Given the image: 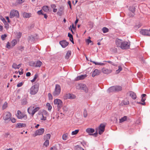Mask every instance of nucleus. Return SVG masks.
<instances>
[{"label":"nucleus","mask_w":150,"mask_h":150,"mask_svg":"<svg viewBox=\"0 0 150 150\" xmlns=\"http://www.w3.org/2000/svg\"><path fill=\"white\" fill-rule=\"evenodd\" d=\"M115 43L117 47H120L122 49H128L130 47V42H122L121 40L119 39L116 40Z\"/></svg>","instance_id":"f257e3e1"},{"label":"nucleus","mask_w":150,"mask_h":150,"mask_svg":"<svg viewBox=\"0 0 150 150\" xmlns=\"http://www.w3.org/2000/svg\"><path fill=\"white\" fill-rule=\"evenodd\" d=\"M38 85L37 84L34 85L32 86L30 89V93L31 95H34L38 92Z\"/></svg>","instance_id":"f03ea898"},{"label":"nucleus","mask_w":150,"mask_h":150,"mask_svg":"<svg viewBox=\"0 0 150 150\" xmlns=\"http://www.w3.org/2000/svg\"><path fill=\"white\" fill-rule=\"evenodd\" d=\"M16 116L19 119H23L26 120L27 119V115L24 113H22L20 110H18L16 114Z\"/></svg>","instance_id":"7ed1b4c3"},{"label":"nucleus","mask_w":150,"mask_h":150,"mask_svg":"<svg viewBox=\"0 0 150 150\" xmlns=\"http://www.w3.org/2000/svg\"><path fill=\"white\" fill-rule=\"evenodd\" d=\"M12 115L11 113L9 112H6L3 115V119L6 122L10 120Z\"/></svg>","instance_id":"20e7f679"},{"label":"nucleus","mask_w":150,"mask_h":150,"mask_svg":"<svg viewBox=\"0 0 150 150\" xmlns=\"http://www.w3.org/2000/svg\"><path fill=\"white\" fill-rule=\"evenodd\" d=\"M61 87L59 85L57 84L55 85V87L54 91L53 93L54 96H58L61 92Z\"/></svg>","instance_id":"39448f33"},{"label":"nucleus","mask_w":150,"mask_h":150,"mask_svg":"<svg viewBox=\"0 0 150 150\" xmlns=\"http://www.w3.org/2000/svg\"><path fill=\"white\" fill-rule=\"evenodd\" d=\"M108 90L110 92L119 91L122 90V87L120 86H116L110 87Z\"/></svg>","instance_id":"423d86ee"},{"label":"nucleus","mask_w":150,"mask_h":150,"mask_svg":"<svg viewBox=\"0 0 150 150\" xmlns=\"http://www.w3.org/2000/svg\"><path fill=\"white\" fill-rule=\"evenodd\" d=\"M54 104L57 105L58 110L59 111L62 105V101L59 99H56L54 100Z\"/></svg>","instance_id":"0eeeda50"},{"label":"nucleus","mask_w":150,"mask_h":150,"mask_svg":"<svg viewBox=\"0 0 150 150\" xmlns=\"http://www.w3.org/2000/svg\"><path fill=\"white\" fill-rule=\"evenodd\" d=\"M14 17L17 18L19 17V13L18 11L16 10H12L11 11L10 14V17L12 18Z\"/></svg>","instance_id":"6e6552de"},{"label":"nucleus","mask_w":150,"mask_h":150,"mask_svg":"<svg viewBox=\"0 0 150 150\" xmlns=\"http://www.w3.org/2000/svg\"><path fill=\"white\" fill-rule=\"evenodd\" d=\"M78 88L83 90L85 92L88 91V88L86 85L83 84H80L78 85Z\"/></svg>","instance_id":"1a4fd4ad"},{"label":"nucleus","mask_w":150,"mask_h":150,"mask_svg":"<svg viewBox=\"0 0 150 150\" xmlns=\"http://www.w3.org/2000/svg\"><path fill=\"white\" fill-rule=\"evenodd\" d=\"M45 131L44 128H41L37 130L35 133V136L37 135H40L42 134Z\"/></svg>","instance_id":"9d476101"},{"label":"nucleus","mask_w":150,"mask_h":150,"mask_svg":"<svg viewBox=\"0 0 150 150\" xmlns=\"http://www.w3.org/2000/svg\"><path fill=\"white\" fill-rule=\"evenodd\" d=\"M105 126L103 124H101L98 127L99 134H101L104 131Z\"/></svg>","instance_id":"9b49d317"},{"label":"nucleus","mask_w":150,"mask_h":150,"mask_svg":"<svg viewBox=\"0 0 150 150\" xmlns=\"http://www.w3.org/2000/svg\"><path fill=\"white\" fill-rule=\"evenodd\" d=\"M140 33L144 35L150 36V32L149 30L146 29L142 30L140 31Z\"/></svg>","instance_id":"f8f14e48"},{"label":"nucleus","mask_w":150,"mask_h":150,"mask_svg":"<svg viewBox=\"0 0 150 150\" xmlns=\"http://www.w3.org/2000/svg\"><path fill=\"white\" fill-rule=\"evenodd\" d=\"M94 131L95 130L94 129L90 128H88L86 129V132L88 133V134L90 135H95V134H97V133H95L94 134H91V133H93L94 132Z\"/></svg>","instance_id":"ddd939ff"},{"label":"nucleus","mask_w":150,"mask_h":150,"mask_svg":"<svg viewBox=\"0 0 150 150\" xmlns=\"http://www.w3.org/2000/svg\"><path fill=\"white\" fill-rule=\"evenodd\" d=\"M60 44L63 48H65L68 45L69 43L64 40L60 41L59 42Z\"/></svg>","instance_id":"4468645a"},{"label":"nucleus","mask_w":150,"mask_h":150,"mask_svg":"<svg viewBox=\"0 0 150 150\" xmlns=\"http://www.w3.org/2000/svg\"><path fill=\"white\" fill-rule=\"evenodd\" d=\"M34 108V106H30L28 109V112L29 114L31 115L32 116L34 115L33 113V108Z\"/></svg>","instance_id":"2eb2a0df"},{"label":"nucleus","mask_w":150,"mask_h":150,"mask_svg":"<svg viewBox=\"0 0 150 150\" xmlns=\"http://www.w3.org/2000/svg\"><path fill=\"white\" fill-rule=\"evenodd\" d=\"M100 73V71L98 69H95L93 72L92 74V76L94 77L95 76L99 75Z\"/></svg>","instance_id":"dca6fc26"},{"label":"nucleus","mask_w":150,"mask_h":150,"mask_svg":"<svg viewBox=\"0 0 150 150\" xmlns=\"http://www.w3.org/2000/svg\"><path fill=\"white\" fill-rule=\"evenodd\" d=\"M23 16L25 18H29L31 16V14L30 13L24 12L23 14Z\"/></svg>","instance_id":"f3484780"},{"label":"nucleus","mask_w":150,"mask_h":150,"mask_svg":"<svg viewBox=\"0 0 150 150\" xmlns=\"http://www.w3.org/2000/svg\"><path fill=\"white\" fill-rule=\"evenodd\" d=\"M87 76L86 74L84 75H81L80 76H78L76 79V80H79L84 79Z\"/></svg>","instance_id":"a211bd4d"},{"label":"nucleus","mask_w":150,"mask_h":150,"mask_svg":"<svg viewBox=\"0 0 150 150\" xmlns=\"http://www.w3.org/2000/svg\"><path fill=\"white\" fill-rule=\"evenodd\" d=\"M74 97L75 96L69 93L66 95L65 96L64 98L67 99V98L73 99L74 98Z\"/></svg>","instance_id":"6ab92c4d"},{"label":"nucleus","mask_w":150,"mask_h":150,"mask_svg":"<svg viewBox=\"0 0 150 150\" xmlns=\"http://www.w3.org/2000/svg\"><path fill=\"white\" fill-rule=\"evenodd\" d=\"M26 125L25 124L18 123L16 124V128H20L23 127H25Z\"/></svg>","instance_id":"aec40b11"},{"label":"nucleus","mask_w":150,"mask_h":150,"mask_svg":"<svg viewBox=\"0 0 150 150\" xmlns=\"http://www.w3.org/2000/svg\"><path fill=\"white\" fill-rule=\"evenodd\" d=\"M129 96L133 99H135L137 98L136 95L134 92L130 91L129 92Z\"/></svg>","instance_id":"412c9836"},{"label":"nucleus","mask_w":150,"mask_h":150,"mask_svg":"<svg viewBox=\"0 0 150 150\" xmlns=\"http://www.w3.org/2000/svg\"><path fill=\"white\" fill-rule=\"evenodd\" d=\"M102 72L104 74H108L111 72V70H108V69H106L105 68H103L102 69Z\"/></svg>","instance_id":"4be33fe9"},{"label":"nucleus","mask_w":150,"mask_h":150,"mask_svg":"<svg viewBox=\"0 0 150 150\" xmlns=\"http://www.w3.org/2000/svg\"><path fill=\"white\" fill-rule=\"evenodd\" d=\"M42 64V62L40 60H38L36 63L35 67H40Z\"/></svg>","instance_id":"5701e85b"},{"label":"nucleus","mask_w":150,"mask_h":150,"mask_svg":"<svg viewBox=\"0 0 150 150\" xmlns=\"http://www.w3.org/2000/svg\"><path fill=\"white\" fill-rule=\"evenodd\" d=\"M68 134L67 133H65L63 134L62 136V139L64 140H66L68 139Z\"/></svg>","instance_id":"b1692460"},{"label":"nucleus","mask_w":150,"mask_h":150,"mask_svg":"<svg viewBox=\"0 0 150 150\" xmlns=\"http://www.w3.org/2000/svg\"><path fill=\"white\" fill-rule=\"evenodd\" d=\"M17 41L16 39L13 40L11 42V47H13L17 44Z\"/></svg>","instance_id":"393cba45"},{"label":"nucleus","mask_w":150,"mask_h":150,"mask_svg":"<svg viewBox=\"0 0 150 150\" xmlns=\"http://www.w3.org/2000/svg\"><path fill=\"white\" fill-rule=\"evenodd\" d=\"M40 116V120H42L45 121L47 119V117H46L44 116L43 114H39Z\"/></svg>","instance_id":"a878e982"},{"label":"nucleus","mask_w":150,"mask_h":150,"mask_svg":"<svg viewBox=\"0 0 150 150\" xmlns=\"http://www.w3.org/2000/svg\"><path fill=\"white\" fill-rule=\"evenodd\" d=\"M21 66V64L17 65L16 63H13L12 66V67L15 69H19Z\"/></svg>","instance_id":"bb28decb"},{"label":"nucleus","mask_w":150,"mask_h":150,"mask_svg":"<svg viewBox=\"0 0 150 150\" xmlns=\"http://www.w3.org/2000/svg\"><path fill=\"white\" fill-rule=\"evenodd\" d=\"M68 36L69 38V39L71 41V42L73 43L74 44V41L73 40V37L72 35L70 33H68Z\"/></svg>","instance_id":"cd10ccee"},{"label":"nucleus","mask_w":150,"mask_h":150,"mask_svg":"<svg viewBox=\"0 0 150 150\" xmlns=\"http://www.w3.org/2000/svg\"><path fill=\"white\" fill-rule=\"evenodd\" d=\"M71 52L70 51H68L65 56V58L66 59H68L70 56H71Z\"/></svg>","instance_id":"c85d7f7f"},{"label":"nucleus","mask_w":150,"mask_h":150,"mask_svg":"<svg viewBox=\"0 0 150 150\" xmlns=\"http://www.w3.org/2000/svg\"><path fill=\"white\" fill-rule=\"evenodd\" d=\"M51 137V135L50 134H47L44 136V139L45 140L48 139L49 140L50 139Z\"/></svg>","instance_id":"c756f323"},{"label":"nucleus","mask_w":150,"mask_h":150,"mask_svg":"<svg viewBox=\"0 0 150 150\" xmlns=\"http://www.w3.org/2000/svg\"><path fill=\"white\" fill-rule=\"evenodd\" d=\"M47 108L49 111H50L52 108V106L49 103H47L46 104Z\"/></svg>","instance_id":"7c9ffc66"},{"label":"nucleus","mask_w":150,"mask_h":150,"mask_svg":"<svg viewBox=\"0 0 150 150\" xmlns=\"http://www.w3.org/2000/svg\"><path fill=\"white\" fill-rule=\"evenodd\" d=\"M127 117L126 116H124L122 117L121 119H120V123L126 120L127 119Z\"/></svg>","instance_id":"2f4dec72"},{"label":"nucleus","mask_w":150,"mask_h":150,"mask_svg":"<svg viewBox=\"0 0 150 150\" xmlns=\"http://www.w3.org/2000/svg\"><path fill=\"white\" fill-rule=\"evenodd\" d=\"M4 23L5 25V27L7 30L9 28V25L8 23H7L5 19H4Z\"/></svg>","instance_id":"473e14b6"},{"label":"nucleus","mask_w":150,"mask_h":150,"mask_svg":"<svg viewBox=\"0 0 150 150\" xmlns=\"http://www.w3.org/2000/svg\"><path fill=\"white\" fill-rule=\"evenodd\" d=\"M146 96V94H143L142 95V98L141 99V101L143 102V103L145 102V101L146 100L145 98H144V97H145Z\"/></svg>","instance_id":"72a5a7b5"},{"label":"nucleus","mask_w":150,"mask_h":150,"mask_svg":"<svg viewBox=\"0 0 150 150\" xmlns=\"http://www.w3.org/2000/svg\"><path fill=\"white\" fill-rule=\"evenodd\" d=\"M8 106V103L6 102H5L4 104L2 106V109L4 110Z\"/></svg>","instance_id":"f704fd0d"},{"label":"nucleus","mask_w":150,"mask_h":150,"mask_svg":"<svg viewBox=\"0 0 150 150\" xmlns=\"http://www.w3.org/2000/svg\"><path fill=\"white\" fill-rule=\"evenodd\" d=\"M40 109V108L39 107H37L35 108H33V113L34 114L38 111Z\"/></svg>","instance_id":"c9c22d12"},{"label":"nucleus","mask_w":150,"mask_h":150,"mask_svg":"<svg viewBox=\"0 0 150 150\" xmlns=\"http://www.w3.org/2000/svg\"><path fill=\"white\" fill-rule=\"evenodd\" d=\"M42 9L45 11V12H47L49 11L48 7L47 6H43Z\"/></svg>","instance_id":"e433bc0d"},{"label":"nucleus","mask_w":150,"mask_h":150,"mask_svg":"<svg viewBox=\"0 0 150 150\" xmlns=\"http://www.w3.org/2000/svg\"><path fill=\"white\" fill-rule=\"evenodd\" d=\"M102 30L103 33H106L108 32L109 29L108 28H106L104 27L102 29Z\"/></svg>","instance_id":"4c0bfd02"},{"label":"nucleus","mask_w":150,"mask_h":150,"mask_svg":"<svg viewBox=\"0 0 150 150\" xmlns=\"http://www.w3.org/2000/svg\"><path fill=\"white\" fill-rule=\"evenodd\" d=\"M49 140H48V139H46L44 144V145L46 147H47L49 145Z\"/></svg>","instance_id":"58836bf2"},{"label":"nucleus","mask_w":150,"mask_h":150,"mask_svg":"<svg viewBox=\"0 0 150 150\" xmlns=\"http://www.w3.org/2000/svg\"><path fill=\"white\" fill-rule=\"evenodd\" d=\"M79 131V130L78 129L76 130L75 131L72 132L71 134L72 135H76L78 133Z\"/></svg>","instance_id":"ea45409f"},{"label":"nucleus","mask_w":150,"mask_h":150,"mask_svg":"<svg viewBox=\"0 0 150 150\" xmlns=\"http://www.w3.org/2000/svg\"><path fill=\"white\" fill-rule=\"evenodd\" d=\"M83 116L85 117H86L87 116V111L86 109H84L83 112Z\"/></svg>","instance_id":"a19ab883"},{"label":"nucleus","mask_w":150,"mask_h":150,"mask_svg":"<svg viewBox=\"0 0 150 150\" xmlns=\"http://www.w3.org/2000/svg\"><path fill=\"white\" fill-rule=\"evenodd\" d=\"M123 103L125 105H127L129 104V102L127 100H124L123 101Z\"/></svg>","instance_id":"79ce46f5"},{"label":"nucleus","mask_w":150,"mask_h":150,"mask_svg":"<svg viewBox=\"0 0 150 150\" xmlns=\"http://www.w3.org/2000/svg\"><path fill=\"white\" fill-rule=\"evenodd\" d=\"M38 75L37 74H35V75L34 78H33V79H32V80H31V81L32 82H34L35 81V80H36L37 78H38Z\"/></svg>","instance_id":"37998d69"},{"label":"nucleus","mask_w":150,"mask_h":150,"mask_svg":"<svg viewBox=\"0 0 150 150\" xmlns=\"http://www.w3.org/2000/svg\"><path fill=\"white\" fill-rule=\"evenodd\" d=\"M6 37L7 35L6 34L3 35L1 36V38L3 40H5Z\"/></svg>","instance_id":"c03bdc74"},{"label":"nucleus","mask_w":150,"mask_h":150,"mask_svg":"<svg viewBox=\"0 0 150 150\" xmlns=\"http://www.w3.org/2000/svg\"><path fill=\"white\" fill-rule=\"evenodd\" d=\"M6 47L9 49L11 48H12L11 47V45H10V43L9 42H8L6 45Z\"/></svg>","instance_id":"a18cd8bd"},{"label":"nucleus","mask_w":150,"mask_h":150,"mask_svg":"<svg viewBox=\"0 0 150 150\" xmlns=\"http://www.w3.org/2000/svg\"><path fill=\"white\" fill-rule=\"evenodd\" d=\"M48 96L50 100H52V98H53L52 96L50 93H49L48 94Z\"/></svg>","instance_id":"49530a36"},{"label":"nucleus","mask_w":150,"mask_h":150,"mask_svg":"<svg viewBox=\"0 0 150 150\" xmlns=\"http://www.w3.org/2000/svg\"><path fill=\"white\" fill-rule=\"evenodd\" d=\"M10 120H11V122L13 123H15L16 121V119L14 118H11V117Z\"/></svg>","instance_id":"de8ad7c7"},{"label":"nucleus","mask_w":150,"mask_h":150,"mask_svg":"<svg viewBox=\"0 0 150 150\" xmlns=\"http://www.w3.org/2000/svg\"><path fill=\"white\" fill-rule=\"evenodd\" d=\"M23 84V82H20L19 83L17 84V87H20L22 86Z\"/></svg>","instance_id":"09e8293b"},{"label":"nucleus","mask_w":150,"mask_h":150,"mask_svg":"<svg viewBox=\"0 0 150 150\" xmlns=\"http://www.w3.org/2000/svg\"><path fill=\"white\" fill-rule=\"evenodd\" d=\"M89 39H87L86 40V42H87L88 44L89 43H90L92 42L91 41L90 39L91 38L90 37H89Z\"/></svg>","instance_id":"8fccbe9b"},{"label":"nucleus","mask_w":150,"mask_h":150,"mask_svg":"<svg viewBox=\"0 0 150 150\" xmlns=\"http://www.w3.org/2000/svg\"><path fill=\"white\" fill-rule=\"evenodd\" d=\"M22 33L20 32H19L17 34V37L18 38H20L22 35Z\"/></svg>","instance_id":"3c124183"},{"label":"nucleus","mask_w":150,"mask_h":150,"mask_svg":"<svg viewBox=\"0 0 150 150\" xmlns=\"http://www.w3.org/2000/svg\"><path fill=\"white\" fill-rule=\"evenodd\" d=\"M24 2L23 0H18L17 1V3L19 4H21Z\"/></svg>","instance_id":"603ef678"},{"label":"nucleus","mask_w":150,"mask_h":150,"mask_svg":"<svg viewBox=\"0 0 150 150\" xmlns=\"http://www.w3.org/2000/svg\"><path fill=\"white\" fill-rule=\"evenodd\" d=\"M37 13L39 15H41V14H42V15L43 14L42 13V11L41 10L38 11Z\"/></svg>","instance_id":"864d4df0"},{"label":"nucleus","mask_w":150,"mask_h":150,"mask_svg":"<svg viewBox=\"0 0 150 150\" xmlns=\"http://www.w3.org/2000/svg\"><path fill=\"white\" fill-rule=\"evenodd\" d=\"M51 7L52 8H54L56 7V6L55 4H53L51 5Z\"/></svg>","instance_id":"5fc2aeb1"},{"label":"nucleus","mask_w":150,"mask_h":150,"mask_svg":"<svg viewBox=\"0 0 150 150\" xmlns=\"http://www.w3.org/2000/svg\"><path fill=\"white\" fill-rule=\"evenodd\" d=\"M137 103H138V104H141V105H145V102H144V103H141V102H137Z\"/></svg>","instance_id":"6e6d98bb"},{"label":"nucleus","mask_w":150,"mask_h":150,"mask_svg":"<svg viewBox=\"0 0 150 150\" xmlns=\"http://www.w3.org/2000/svg\"><path fill=\"white\" fill-rule=\"evenodd\" d=\"M31 74L30 72H28L26 74V76H30Z\"/></svg>","instance_id":"4d7b16f0"},{"label":"nucleus","mask_w":150,"mask_h":150,"mask_svg":"<svg viewBox=\"0 0 150 150\" xmlns=\"http://www.w3.org/2000/svg\"><path fill=\"white\" fill-rule=\"evenodd\" d=\"M50 150H57V148L55 147H51Z\"/></svg>","instance_id":"13d9d810"},{"label":"nucleus","mask_w":150,"mask_h":150,"mask_svg":"<svg viewBox=\"0 0 150 150\" xmlns=\"http://www.w3.org/2000/svg\"><path fill=\"white\" fill-rule=\"evenodd\" d=\"M103 62H108V63H109L111 64H112V63H113L111 61H104Z\"/></svg>","instance_id":"bf43d9fd"},{"label":"nucleus","mask_w":150,"mask_h":150,"mask_svg":"<svg viewBox=\"0 0 150 150\" xmlns=\"http://www.w3.org/2000/svg\"><path fill=\"white\" fill-rule=\"evenodd\" d=\"M135 10V8L134 7H132V10H131V11H132L133 13L134 12Z\"/></svg>","instance_id":"052dcab7"},{"label":"nucleus","mask_w":150,"mask_h":150,"mask_svg":"<svg viewBox=\"0 0 150 150\" xmlns=\"http://www.w3.org/2000/svg\"><path fill=\"white\" fill-rule=\"evenodd\" d=\"M68 4H69V5L70 8H71V2L69 1H68Z\"/></svg>","instance_id":"680f3d73"},{"label":"nucleus","mask_w":150,"mask_h":150,"mask_svg":"<svg viewBox=\"0 0 150 150\" xmlns=\"http://www.w3.org/2000/svg\"><path fill=\"white\" fill-rule=\"evenodd\" d=\"M118 70L120 71L122 70V68L121 66H119L118 67Z\"/></svg>","instance_id":"e2e57ef3"},{"label":"nucleus","mask_w":150,"mask_h":150,"mask_svg":"<svg viewBox=\"0 0 150 150\" xmlns=\"http://www.w3.org/2000/svg\"><path fill=\"white\" fill-rule=\"evenodd\" d=\"M18 72L19 73V75H21L23 74V69H22L21 71H19Z\"/></svg>","instance_id":"0e129e2a"},{"label":"nucleus","mask_w":150,"mask_h":150,"mask_svg":"<svg viewBox=\"0 0 150 150\" xmlns=\"http://www.w3.org/2000/svg\"><path fill=\"white\" fill-rule=\"evenodd\" d=\"M53 12L54 13H55V12H56L57 11V8H54L53 9Z\"/></svg>","instance_id":"69168bd1"},{"label":"nucleus","mask_w":150,"mask_h":150,"mask_svg":"<svg viewBox=\"0 0 150 150\" xmlns=\"http://www.w3.org/2000/svg\"><path fill=\"white\" fill-rule=\"evenodd\" d=\"M6 19L7 20H8V23H10V21H9V17H8V16H6Z\"/></svg>","instance_id":"338daca9"},{"label":"nucleus","mask_w":150,"mask_h":150,"mask_svg":"<svg viewBox=\"0 0 150 150\" xmlns=\"http://www.w3.org/2000/svg\"><path fill=\"white\" fill-rule=\"evenodd\" d=\"M3 29V26L1 25H0V31H2Z\"/></svg>","instance_id":"774afa93"}]
</instances>
